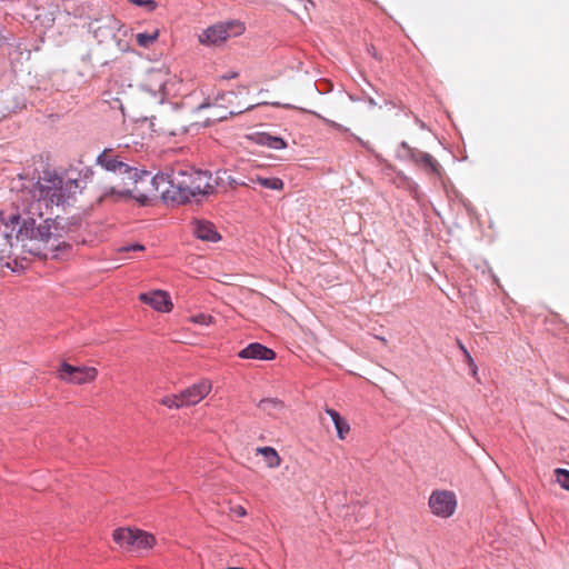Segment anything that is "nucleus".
<instances>
[{"mask_svg":"<svg viewBox=\"0 0 569 569\" xmlns=\"http://www.w3.org/2000/svg\"><path fill=\"white\" fill-rule=\"evenodd\" d=\"M81 187L76 179H63L53 171L46 170L36 178L19 179L14 187L12 204L14 212H1V220L6 224L19 226L16 241L21 248L38 257L57 258L59 251L69 248L63 240L68 232L63 219L43 216L53 206H62L73 197Z\"/></svg>","mask_w":569,"mask_h":569,"instance_id":"f257e3e1","label":"nucleus"},{"mask_svg":"<svg viewBox=\"0 0 569 569\" xmlns=\"http://www.w3.org/2000/svg\"><path fill=\"white\" fill-rule=\"evenodd\" d=\"M169 182L183 198L208 194L213 190L211 176L206 171H173Z\"/></svg>","mask_w":569,"mask_h":569,"instance_id":"f03ea898","label":"nucleus"},{"mask_svg":"<svg viewBox=\"0 0 569 569\" xmlns=\"http://www.w3.org/2000/svg\"><path fill=\"white\" fill-rule=\"evenodd\" d=\"M123 186H117L118 198L134 199L146 203L149 199L144 184L149 182L147 173H140L138 169L130 167L123 173Z\"/></svg>","mask_w":569,"mask_h":569,"instance_id":"7ed1b4c3","label":"nucleus"},{"mask_svg":"<svg viewBox=\"0 0 569 569\" xmlns=\"http://www.w3.org/2000/svg\"><path fill=\"white\" fill-rule=\"evenodd\" d=\"M243 31L244 26L239 21L219 22L204 29L198 40L204 46H220L232 37L241 36Z\"/></svg>","mask_w":569,"mask_h":569,"instance_id":"20e7f679","label":"nucleus"},{"mask_svg":"<svg viewBox=\"0 0 569 569\" xmlns=\"http://www.w3.org/2000/svg\"><path fill=\"white\" fill-rule=\"evenodd\" d=\"M428 505L435 516L440 518H449L456 511L457 498L452 491L435 490L429 497Z\"/></svg>","mask_w":569,"mask_h":569,"instance_id":"39448f33","label":"nucleus"},{"mask_svg":"<svg viewBox=\"0 0 569 569\" xmlns=\"http://www.w3.org/2000/svg\"><path fill=\"white\" fill-rule=\"evenodd\" d=\"M98 370L94 367H74L67 362L61 365L58 378L73 385H84L96 380Z\"/></svg>","mask_w":569,"mask_h":569,"instance_id":"423d86ee","label":"nucleus"},{"mask_svg":"<svg viewBox=\"0 0 569 569\" xmlns=\"http://www.w3.org/2000/svg\"><path fill=\"white\" fill-rule=\"evenodd\" d=\"M170 80V71L167 67L152 68L144 76L143 88L153 96H166Z\"/></svg>","mask_w":569,"mask_h":569,"instance_id":"0eeeda50","label":"nucleus"},{"mask_svg":"<svg viewBox=\"0 0 569 569\" xmlns=\"http://www.w3.org/2000/svg\"><path fill=\"white\" fill-rule=\"evenodd\" d=\"M212 390V382L209 379H202L197 383L183 389L180 392L186 407L194 406L203 400Z\"/></svg>","mask_w":569,"mask_h":569,"instance_id":"6e6552de","label":"nucleus"},{"mask_svg":"<svg viewBox=\"0 0 569 569\" xmlns=\"http://www.w3.org/2000/svg\"><path fill=\"white\" fill-rule=\"evenodd\" d=\"M402 148L407 150L408 157L428 173L439 177L441 174V167L439 162L430 154L402 143Z\"/></svg>","mask_w":569,"mask_h":569,"instance_id":"1a4fd4ad","label":"nucleus"},{"mask_svg":"<svg viewBox=\"0 0 569 569\" xmlns=\"http://www.w3.org/2000/svg\"><path fill=\"white\" fill-rule=\"evenodd\" d=\"M97 163L108 172V176L121 174L130 168L112 149L103 150L98 156Z\"/></svg>","mask_w":569,"mask_h":569,"instance_id":"9d476101","label":"nucleus"},{"mask_svg":"<svg viewBox=\"0 0 569 569\" xmlns=\"http://www.w3.org/2000/svg\"><path fill=\"white\" fill-rule=\"evenodd\" d=\"M139 299L142 302L150 305L154 310L160 312H169L173 307L170 296L162 290H156L149 293H141L139 296Z\"/></svg>","mask_w":569,"mask_h":569,"instance_id":"9b49d317","label":"nucleus"},{"mask_svg":"<svg viewBox=\"0 0 569 569\" xmlns=\"http://www.w3.org/2000/svg\"><path fill=\"white\" fill-rule=\"evenodd\" d=\"M238 357L241 359L272 360L276 358V353L266 346L253 342L240 350Z\"/></svg>","mask_w":569,"mask_h":569,"instance_id":"f8f14e48","label":"nucleus"},{"mask_svg":"<svg viewBox=\"0 0 569 569\" xmlns=\"http://www.w3.org/2000/svg\"><path fill=\"white\" fill-rule=\"evenodd\" d=\"M193 233L202 241L217 242L221 239L214 224L206 220H196L193 222Z\"/></svg>","mask_w":569,"mask_h":569,"instance_id":"ddd939ff","label":"nucleus"},{"mask_svg":"<svg viewBox=\"0 0 569 569\" xmlns=\"http://www.w3.org/2000/svg\"><path fill=\"white\" fill-rule=\"evenodd\" d=\"M137 529L119 528L112 533V538L117 545L128 550L134 549V540L137 539Z\"/></svg>","mask_w":569,"mask_h":569,"instance_id":"4468645a","label":"nucleus"},{"mask_svg":"<svg viewBox=\"0 0 569 569\" xmlns=\"http://www.w3.org/2000/svg\"><path fill=\"white\" fill-rule=\"evenodd\" d=\"M326 413L331 418L335 427H336V430H337V437L340 439V440H345L347 438V436L349 435L350 432V425L349 422L347 421L346 418L341 417L340 413L331 408H326L325 409Z\"/></svg>","mask_w":569,"mask_h":569,"instance_id":"2eb2a0df","label":"nucleus"},{"mask_svg":"<svg viewBox=\"0 0 569 569\" xmlns=\"http://www.w3.org/2000/svg\"><path fill=\"white\" fill-rule=\"evenodd\" d=\"M258 408L273 418H280L284 412V403L276 398H266L260 400Z\"/></svg>","mask_w":569,"mask_h":569,"instance_id":"dca6fc26","label":"nucleus"},{"mask_svg":"<svg viewBox=\"0 0 569 569\" xmlns=\"http://www.w3.org/2000/svg\"><path fill=\"white\" fill-rule=\"evenodd\" d=\"M108 184L103 188L102 193L100 194L99 199L102 200L104 198L111 197L114 200H119L118 198V191L117 186H123V174L117 173L113 176H108Z\"/></svg>","mask_w":569,"mask_h":569,"instance_id":"f3484780","label":"nucleus"},{"mask_svg":"<svg viewBox=\"0 0 569 569\" xmlns=\"http://www.w3.org/2000/svg\"><path fill=\"white\" fill-rule=\"evenodd\" d=\"M249 182L251 183H258L261 187L270 190H282L283 189V181L276 177H262L259 174L250 176Z\"/></svg>","mask_w":569,"mask_h":569,"instance_id":"a211bd4d","label":"nucleus"},{"mask_svg":"<svg viewBox=\"0 0 569 569\" xmlns=\"http://www.w3.org/2000/svg\"><path fill=\"white\" fill-rule=\"evenodd\" d=\"M257 453L263 456L266 463L269 468H277L281 463V459L276 451V449L271 447H260L257 448Z\"/></svg>","mask_w":569,"mask_h":569,"instance_id":"6ab92c4d","label":"nucleus"},{"mask_svg":"<svg viewBox=\"0 0 569 569\" xmlns=\"http://www.w3.org/2000/svg\"><path fill=\"white\" fill-rule=\"evenodd\" d=\"M136 536L133 550L150 549L156 543V538L147 531L137 529Z\"/></svg>","mask_w":569,"mask_h":569,"instance_id":"aec40b11","label":"nucleus"},{"mask_svg":"<svg viewBox=\"0 0 569 569\" xmlns=\"http://www.w3.org/2000/svg\"><path fill=\"white\" fill-rule=\"evenodd\" d=\"M159 37V31L156 30L153 32H141L136 36V41L140 47H149L151 46Z\"/></svg>","mask_w":569,"mask_h":569,"instance_id":"412c9836","label":"nucleus"},{"mask_svg":"<svg viewBox=\"0 0 569 569\" xmlns=\"http://www.w3.org/2000/svg\"><path fill=\"white\" fill-rule=\"evenodd\" d=\"M160 403L170 409H180V408L186 407L182 398H180V392L177 395H169V396L163 397L160 400Z\"/></svg>","mask_w":569,"mask_h":569,"instance_id":"4be33fe9","label":"nucleus"},{"mask_svg":"<svg viewBox=\"0 0 569 569\" xmlns=\"http://www.w3.org/2000/svg\"><path fill=\"white\" fill-rule=\"evenodd\" d=\"M557 481L567 491H569V471L566 469H557Z\"/></svg>","mask_w":569,"mask_h":569,"instance_id":"5701e85b","label":"nucleus"},{"mask_svg":"<svg viewBox=\"0 0 569 569\" xmlns=\"http://www.w3.org/2000/svg\"><path fill=\"white\" fill-rule=\"evenodd\" d=\"M131 3L144 7L149 12H152L157 8V2L153 0H129Z\"/></svg>","mask_w":569,"mask_h":569,"instance_id":"b1692460","label":"nucleus"},{"mask_svg":"<svg viewBox=\"0 0 569 569\" xmlns=\"http://www.w3.org/2000/svg\"><path fill=\"white\" fill-rule=\"evenodd\" d=\"M266 143L273 149H282L286 147V142L277 137H268Z\"/></svg>","mask_w":569,"mask_h":569,"instance_id":"393cba45","label":"nucleus"},{"mask_svg":"<svg viewBox=\"0 0 569 569\" xmlns=\"http://www.w3.org/2000/svg\"><path fill=\"white\" fill-rule=\"evenodd\" d=\"M212 317L206 313H199L191 318V321L198 325L207 326L211 322Z\"/></svg>","mask_w":569,"mask_h":569,"instance_id":"a878e982","label":"nucleus"},{"mask_svg":"<svg viewBox=\"0 0 569 569\" xmlns=\"http://www.w3.org/2000/svg\"><path fill=\"white\" fill-rule=\"evenodd\" d=\"M466 362H467L468 367L471 369L472 376H476L478 372V367L470 353H467Z\"/></svg>","mask_w":569,"mask_h":569,"instance_id":"bb28decb","label":"nucleus"},{"mask_svg":"<svg viewBox=\"0 0 569 569\" xmlns=\"http://www.w3.org/2000/svg\"><path fill=\"white\" fill-rule=\"evenodd\" d=\"M230 512L238 516V517H244L247 516V511L242 506H232L230 508Z\"/></svg>","mask_w":569,"mask_h":569,"instance_id":"cd10ccee","label":"nucleus"},{"mask_svg":"<svg viewBox=\"0 0 569 569\" xmlns=\"http://www.w3.org/2000/svg\"><path fill=\"white\" fill-rule=\"evenodd\" d=\"M143 249H144L143 246L137 243V244H132V246H129V247H122L120 249V251H131V250L132 251H137V250L138 251H142Z\"/></svg>","mask_w":569,"mask_h":569,"instance_id":"c85d7f7f","label":"nucleus"},{"mask_svg":"<svg viewBox=\"0 0 569 569\" xmlns=\"http://www.w3.org/2000/svg\"><path fill=\"white\" fill-rule=\"evenodd\" d=\"M9 112H10L9 109L7 107H3L2 103L0 102V120L6 118L9 114Z\"/></svg>","mask_w":569,"mask_h":569,"instance_id":"c756f323","label":"nucleus"},{"mask_svg":"<svg viewBox=\"0 0 569 569\" xmlns=\"http://www.w3.org/2000/svg\"><path fill=\"white\" fill-rule=\"evenodd\" d=\"M457 345L459 347V350L463 351V349H466L465 345L459 339L457 340Z\"/></svg>","mask_w":569,"mask_h":569,"instance_id":"7c9ffc66","label":"nucleus"},{"mask_svg":"<svg viewBox=\"0 0 569 569\" xmlns=\"http://www.w3.org/2000/svg\"><path fill=\"white\" fill-rule=\"evenodd\" d=\"M240 112H241V110H233V109L229 111L230 114L240 113Z\"/></svg>","mask_w":569,"mask_h":569,"instance_id":"2f4dec72","label":"nucleus"},{"mask_svg":"<svg viewBox=\"0 0 569 569\" xmlns=\"http://www.w3.org/2000/svg\"><path fill=\"white\" fill-rule=\"evenodd\" d=\"M462 353H463V356H465V360H467V353H470V352L467 350V348H466V349H463Z\"/></svg>","mask_w":569,"mask_h":569,"instance_id":"473e14b6","label":"nucleus"},{"mask_svg":"<svg viewBox=\"0 0 569 569\" xmlns=\"http://www.w3.org/2000/svg\"><path fill=\"white\" fill-rule=\"evenodd\" d=\"M251 108H253V104H249L246 110H250Z\"/></svg>","mask_w":569,"mask_h":569,"instance_id":"72a5a7b5","label":"nucleus"}]
</instances>
